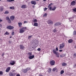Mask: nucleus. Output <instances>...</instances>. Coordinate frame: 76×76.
<instances>
[{
  "instance_id": "obj_60",
  "label": "nucleus",
  "mask_w": 76,
  "mask_h": 76,
  "mask_svg": "<svg viewBox=\"0 0 76 76\" xmlns=\"http://www.w3.org/2000/svg\"><path fill=\"white\" fill-rule=\"evenodd\" d=\"M0 32H1V28H0Z\"/></svg>"
},
{
  "instance_id": "obj_17",
  "label": "nucleus",
  "mask_w": 76,
  "mask_h": 76,
  "mask_svg": "<svg viewBox=\"0 0 76 76\" xmlns=\"http://www.w3.org/2000/svg\"><path fill=\"white\" fill-rule=\"evenodd\" d=\"M10 70V67H8L6 70V72H8Z\"/></svg>"
},
{
  "instance_id": "obj_26",
  "label": "nucleus",
  "mask_w": 76,
  "mask_h": 76,
  "mask_svg": "<svg viewBox=\"0 0 76 76\" xmlns=\"http://www.w3.org/2000/svg\"><path fill=\"white\" fill-rule=\"evenodd\" d=\"M28 54L29 56H31L32 55V53L31 52H29Z\"/></svg>"
},
{
  "instance_id": "obj_12",
  "label": "nucleus",
  "mask_w": 76,
  "mask_h": 76,
  "mask_svg": "<svg viewBox=\"0 0 76 76\" xmlns=\"http://www.w3.org/2000/svg\"><path fill=\"white\" fill-rule=\"evenodd\" d=\"M15 64V61H12L10 62V64L12 66H13Z\"/></svg>"
},
{
  "instance_id": "obj_57",
  "label": "nucleus",
  "mask_w": 76,
  "mask_h": 76,
  "mask_svg": "<svg viewBox=\"0 0 76 76\" xmlns=\"http://www.w3.org/2000/svg\"><path fill=\"white\" fill-rule=\"evenodd\" d=\"M74 56H76V53L74 54Z\"/></svg>"
},
{
  "instance_id": "obj_46",
  "label": "nucleus",
  "mask_w": 76,
  "mask_h": 76,
  "mask_svg": "<svg viewBox=\"0 0 76 76\" xmlns=\"http://www.w3.org/2000/svg\"><path fill=\"white\" fill-rule=\"evenodd\" d=\"M37 50L38 51H40L41 50V49L40 48H38V49H37Z\"/></svg>"
},
{
  "instance_id": "obj_19",
  "label": "nucleus",
  "mask_w": 76,
  "mask_h": 76,
  "mask_svg": "<svg viewBox=\"0 0 76 76\" xmlns=\"http://www.w3.org/2000/svg\"><path fill=\"white\" fill-rule=\"evenodd\" d=\"M48 22V24H53V22L50 20H49Z\"/></svg>"
},
{
  "instance_id": "obj_1",
  "label": "nucleus",
  "mask_w": 76,
  "mask_h": 76,
  "mask_svg": "<svg viewBox=\"0 0 76 76\" xmlns=\"http://www.w3.org/2000/svg\"><path fill=\"white\" fill-rule=\"evenodd\" d=\"M27 29V27H22L20 29V33H24Z\"/></svg>"
},
{
  "instance_id": "obj_38",
  "label": "nucleus",
  "mask_w": 76,
  "mask_h": 76,
  "mask_svg": "<svg viewBox=\"0 0 76 76\" xmlns=\"http://www.w3.org/2000/svg\"><path fill=\"white\" fill-rule=\"evenodd\" d=\"M43 16H44V17H46L47 16V13H45V14H44Z\"/></svg>"
},
{
  "instance_id": "obj_63",
  "label": "nucleus",
  "mask_w": 76,
  "mask_h": 76,
  "mask_svg": "<svg viewBox=\"0 0 76 76\" xmlns=\"http://www.w3.org/2000/svg\"><path fill=\"white\" fill-rule=\"evenodd\" d=\"M11 38V37H10V38Z\"/></svg>"
},
{
  "instance_id": "obj_14",
  "label": "nucleus",
  "mask_w": 76,
  "mask_h": 76,
  "mask_svg": "<svg viewBox=\"0 0 76 76\" xmlns=\"http://www.w3.org/2000/svg\"><path fill=\"white\" fill-rule=\"evenodd\" d=\"M20 49H24L25 48V46L23 45H20Z\"/></svg>"
},
{
  "instance_id": "obj_23",
  "label": "nucleus",
  "mask_w": 76,
  "mask_h": 76,
  "mask_svg": "<svg viewBox=\"0 0 76 76\" xmlns=\"http://www.w3.org/2000/svg\"><path fill=\"white\" fill-rule=\"evenodd\" d=\"M10 9H11L12 10H14L15 9V7L14 6L10 7Z\"/></svg>"
},
{
  "instance_id": "obj_22",
  "label": "nucleus",
  "mask_w": 76,
  "mask_h": 76,
  "mask_svg": "<svg viewBox=\"0 0 76 76\" xmlns=\"http://www.w3.org/2000/svg\"><path fill=\"white\" fill-rule=\"evenodd\" d=\"M33 26H38V24L37 23L35 22Z\"/></svg>"
},
{
  "instance_id": "obj_9",
  "label": "nucleus",
  "mask_w": 76,
  "mask_h": 76,
  "mask_svg": "<svg viewBox=\"0 0 76 76\" xmlns=\"http://www.w3.org/2000/svg\"><path fill=\"white\" fill-rule=\"evenodd\" d=\"M61 24V23L60 22H57L55 24V26H59Z\"/></svg>"
},
{
  "instance_id": "obj_34",
  "label": "nucleus",
  "mask_w": 76,
  "mask_h": 76,
  "mask_svg": "<svg viewBox=\"0 0 76 76\" xmlns=\"http://www.w3.org/2000/svg\"><path fill=\"white\" fill-rule=\"evenodd\" d=\"M8 23H11V21L10 19L8 20Z\"/></svg>"
},
{
  "instance_id": "obj_20",
  "label": "nucleus",
  "mask_w": 76,
  "mask_h": 76,
  "mask_svg": "<svg viewBox=\"0 0 76 76\" xmlns=\"http://www.w3.org/2000/svg\"><path fill=\"white\" fill-rule=\"evenodd\" d=\"M73 41V40L72 39H69L68 40L69 43H71Z\"/></svg>"
},
{
  "instance_id": "obj_36",
  "label": "nucleus",
  "mask_w": 76,
  "mask_h": 76,
  "mask_svg": "<svg viewBox=\"0 0 76 76\" xmlns=\"http://www.w3.org/2000/svg\"><path fill=\"white\" fill-rule=\"evenodd\" d=\"M3 74V72L2 71H0V75H2Z\"/></svg>"
},
{
  "instance_id": "obj_31",
  "label": "nucleus",
  "mask_w": 76,
  "mask_h": 76,
  "mask_svg": "<svg viewBox=\"0 0 76 76\" xmlns=\"http://www.w3.org/2000/svg\"><path fill=\"white\" fill-rule=\"evenodd\" d=\"M34 22H37V21L36 19H35L33 21Z\"/></svg>"
},
{
  "instance_id": "obj_51",
  "label": "nucleus",
  "mask_w": 76,
  "mask_h": 76,
  "mask_svg": "<svg viewBox=\"0 0 76 76\" xmlns=\"http://www.w3.org/2000/svg\"><path fill=\"white\" fill-rule=\"evenodd\" d=\"M63 51V50H59V52H62Z\"/></svg>"
},
{
  "instance_id": "obj_41",
  "label": "nucleus",
  "mask_w": 76,
  "mask_h": 76,
  "mask_svg": "<svg viewBox=\"0 0 76 76\" xmlns=\"http://www.w3.org/2000/svg\"><path fill=\"white\" fill-rule=\"evenodd\" d=\"M48 9V8H47L45 7L44 9V11H46Z\"/></svg>"
},
{
  "instance_id": "obj_40",
  "label": "nucleus",
  "mask_w": 76,
  "mask_h": 76,
  "mask_svg": "<svg viewBox=\"0 0 76 76\" xmlns=\"http://www.w3.org/2000/svg\"><path fill=\"white\" fill-rule=\"evenodd\" d=\"M73 11L74 12H76V8L73 9Z\"/></svg>"
},
{
  "instance_id": "obj_16",
  "label": "nucleus",
  "mask_w": 76,
  "mask_h": 76,
  "mask_svg": "<svg viewBox=\"0 0 76 76\" xmlns=\"http://www.w3.org/2000/svg\"><path fill=\"white\" fill-rule=\"evenodd\" d=\"M18 24L19 27L20 28L22 27V23L21 22H19L18 23Z\"/></svg>"
},
{
  "instance_id": "obj_10",
  "label": "nucleus",
  "mask_w": 76,
  "mask_h": 76,
  "mask_svg": "<svg viewBox=\"0 0 76 76\" xmlns=\"http://www.w3.org/2000/svg\"><path fill=\"white\" fill-rule=\"evenodd\" d=\"M21 8L23 9H25L27 8L26 5H23L21 7Z\"/></svg>"
},
{
  "instance_id": "obj_18",
  "label": "nucleus",
  "mask_w": 76,
  "mask_h": 76,
  "mask_svg": "<svg viewBox=\"0 0 76 76\" xmlns=\"http://www.w3.org/2000/svg\"><path fill=\"white\" fill-rule=\"evenodd\" d=\"M66 56V54H62L61 55H60V57L62 58L64 57H65Z\"/></svg>"
},
{
  "instance_id": "obj_52",
  "label": "nucleus",
  "mask_w": 76,
  "mask_h": 76,
  "mask_svg": "<svg viewBox=\"0 0 76 76\" xmlns=\"http://www.w3.org/2000/svg\"><path fill=\"white\" fill-rule=\"evenodd\" d=\"M15 0H10V2L14 1Z\"/></svg>"
},
{
  "instance_id": "obj_55",
  "label": "nucleus",
  "mask_w": 76,
  "mask_h": 76,
  "mask_svg": "<svg viewBox=\"0 0 76 76\" xmlns=\"http://www.w3.org/2000/svg\"><path fill=\"white\" fill-rule=\"evenodd\" d=\"M2 21V20L0 18V22H1Z\"/></svg>"
},
{
  "instance_id": "obj_15",
  "label": "nucleus",
  "mask_w": 76,
  "mask_h": 76,
  "mask_svg": "<svg viewBox=\"0 0 76 76\" xmlns=\"http://www.w3.org/2000/svg\"><path fill=\"white\" fill-rule=\"evenodd\" d=\"M15 18V16L14 15H12L10 17V19L11 20L13 21L14 20Z\"/></svg>"
},
{
  "instance_id": "obj_39",
  "label": "nucleus",
  "mask_w": 76,
  "mask_h": 76,
  "mask_svg": "<svg viewBox=\"0 0 76 76\" xmlns=\"http://www.w3.org/2000/svg\"><path fill=\"white\" fill-rule=\"evenodd\" d=\"M5 34L6 35H9V33H8V32H6L5 33Z\"/></svg>"
},
{
  "instance_id": "obj_29",
  "label": "nucleus",
  "mask_w": 76,
  "mask_h": 76,
  "mask_svg": "<svg viewBox=\"0 0 76 76\" xmlns=\"http://www.w3.org/2000/svg\"><path fill=\"white\" fill-rule=\"evenodd\" d=\"M56 70H57V68L55 67L53 69V71L55 72V71Z\"/></svg>"
},
{
  "instance_id": "obj_62",
  "label": "nucleus",
  "mask_w": 76,
  "mask_h": 76,
  "mask_svg": "<svg viewBox=\"0 0 76 76\" xmlns=\"http://www.w3.org/2000/svg\"><path fill=\"white\" fill-rule=\"evenodd\" d=\"M37 1H39V0H36Z\"/></svg>"
},
{
  "instance_id": "obj_44",
  "label": "nucleus",
  "mask_w": 76,
  "mask_h": 76,
  "mask_svg": "<svg viewBox=\"0 0 76 76\" xmlns=\"http://www.w3.org/2000/svg\"><path fill=\"white\" fill-rule=\"evenodd\" d=\"M32 37V35H31V36H28V38H30L31 37Z\"/></svg>"
},
{
  "instance_id": "obj_56",
  "label": "nucleus",
  "mask_w": 76,
  "mask_h": 76,
  "mask_svg": "<svg viewBox=\"0 0 76 76\" xmlns=\"http://www.w3.org/2000/svg\"><path fill=\"white\" fill-rule=\"evenodd\" d=\"M0 27H2V26L1 24H0Z\"/></svg>"
},
{
  "instance_id": "obj_6",
  "label": "nucleus",
  "mask_w": 76,
  "mask_h": 76,
  "mask_svg": "<svg viewBox=\"0 0 76 76\" xmlns=\"http://www.w3.org/2000/svg\"><path fill=\"white\" fill-rule=\"evenodd\" d=\"M76 4V1H72L71 3V5L72 6H74Z\"/></svg>"
},
{
  "instance_id": "obj_43",
  "label": "nucleus",
  "mask_w": 76,
  "mask_h": 76,
  "mask_svg": "<svg viewBox=\"0 0 76 76\" xmlns=\"http://www.w3.org/2000/svg\"><path fill=\"white\" fill-rule=\"evenodd\" d=\"M4 10V9L2 8H1V11H3Z\"/></svg>"
},
{
  "instance_id": "obj_7",
  "label": "nucleus",
  "mask_w": 76,
  "mask_h": 76,
  "mask_svg": "<svg viewBox=\"0 0 76 76\" xmlns=\"http://www.w3.org/2000/svg\"><path fill=\"white\" fill-rule=\"evenodd\" d=\"M7 28L10 30H11L14 28V27L13 26H9L7 27Z\"/></svg>"
},
{
  "instance_id": "obj_53",
  "label": "nucleus",
  "mask_w": 76,
  "mask_h": 76,
  "mask_svg": "<svg viewBox=\"0 0 76 76\" xmlns=\"http://www.w3.org/2000/svg\"><path fill=\"white\" fill-rule=\"evenodd\" d=\"M39 76H43V75H41V74H39Z\"/></svg>"
},
{
  "instance_id": "obj_32",
  "label": "nucleus",
  "mask_w": 76,
  "mask_h": 76,
  "mask_svg": "<svg viewBox=\"0 0 76 76\" xmlns=\"http://www.w3.org/2000/svg\"><path fill=\"white\" fill-rule=\"evenodd\" d=\"M6 19L7 20H10V19L9 18V17L8 16L6 17Z\"/></svg>"
},
{
  "instance_id": "obj_28",
  "label": "nucleus",
  "mask_w": 76,
  "mask_h": 76,
  "mask_svg": "<svg viewBox=\"0 0 76 76\" xmlns=\"http://www.w3.org/2000/svg\"><path fill=\"white\" fill-rule=\"evenodd\" d=\"M9 13V12L8 11H6L4 12V14H8Z\"/></svg>"
},
{
  "instance_id": "obj_27",
  "label": "nucleus",
  "mask_w": 76,
  "mask_h": 76,
  "mask_svg": "<svg viewBox=\"0 0 76 76\" xmlns=\"http://www.w3.org/2000/svg\"><path fill=\"white\" fill-rule=\"evenodd\" d=\"M73 18H69V20L70 22L72 21V20H73Z\"/></svg>"
},
{
  "instance_id": "obj_2",
  "label": "nucleus",
  "mask_w": 76,
  "mask_h": 76,
  "mask_svg": "<svg viewBox=\"0 0 76 76\" xmlns=\"http://www.w3.org/2000/svg\"><path fill=\"white\" fill-rule=\"evenodd\" d=\"M53 53L56 55V56L57 57H59V54L58 52L56 51L55 49L53 50Z\"/></svg>"
},
{
  "instance_id": "obj_25",
  "label": "nucleus",
  "mask_w": 76,
  "mask_h": 76,
  "mask_svg": "<svg viewBox=\"0 0 76 76\" xmlns=\"http://www.w3.org/2000/svg\"><path fill=\"white\" fill-rule=\"evenodd\" d=\"M64 73V71L63 70H62L61 71L60 74L61 75H62V74H63V73Z\"/></svg>"
},
{
  "instance_id": "obj_33",
  "label": "nucleus",
  "mask_w": 76,
  "mask_h": 76,
  "mask_svg": "<svg viewBox=\"0 0 76 76\" xmlns=\"http://www.w3.org/2000/svg\"><path fill=\"white\" fill-rule=\"evenodd\" d=\"M56 8H57L56 7H54V8L52 9V11H55V10H56Z\"/></svg>"
},
{
  "instance_id": "obj_3",
  "label": "nucleus",
  "mask_w": 76,
  "mask_h": 76,
  "mask_svg": "<svg viewBox=\"0 0 76 76\" xmlns=\"http://www.w3.org/2000/svg\"><path fill=\"white\" fill-rule=\"evenodd\" d=\"M31 69V67H27L26 69H23V72L24 73H26L28 72V71H29V70H30Z\"/></svg>"
},
{
  "instance_id": "obj_11",
  "label": "nucleus",
  "mask_w": 76,
  "mask_h": 76,
  "mask_svg": "<svg viewBox=\"0 0 76 76\" xmlns=\"http://www.w3.org/2000/svg\"><path fill=\"white\" fill-rule=\"evenodd\" d=\"M35 57L34 56V55H32L31 56H28V58L30 59H31L33 58H34Z\"/></svg>"
},
{
  "instance_id": "obj_45",
  "label": "nucleus",
  "mask_w": 76,
  "mask_h": 76,
  "mask_svg": "<svg viewBox=\"0 0 76 76\" xmlns=\"http://www.w3.org/2000/svg\"><path fill=\"white\" fill-rule=\"evenodd\" d=\"M51 69L50 68H49L48 70V71L50 72L51 71Z\"/></svg>"
},
{
  "instance_id": "obj_5",
  "label": "nucleus",
  "mask_w": 76,
  "mask_h": 76,
  "mask_svg": "<svg viewBox=\"0 0 76 76\" xmlns=\"http://www.w3.org/2000/svg\"><path fill=\"white\" fill-rule=\"evenodd\" d=\"M55 61L54 60H52L50 61V64L51 66H54L55 65Z\"/></svg>"
},
{
  "instance_id": "obj_58",
  "label": "nucleus",
  "mask_w": 76,
  "mask_h": 76,
  "mask_svg": "<svg viewBox=\"0 0 76 76\" xmlns=\"http://www.w3.org/2000/svg\"><path fill=\"white\" fill-rule=\"evenodd\" d=\"M47 0H43L44 1H46Z\"/></svg>"
},
{
  "instance_id": "obj_54",
  "label": "nucleus",
  "mask_w": 76,
  "mask_h": 76,
  "mask_svg": "<svg viewBox=\"0 0 76 76\" xmlns=\"http://www.w3.org/2000/svg\"><path fill=\"white\" fill-rule=\"evenodd\" d=\"M16 76H20V74H18Z\"/></svg>"
},
{
  "instance_id": "obj_35",
  "label": "nucleus",
  "mask_w": 76,
  "mask_h": 76,
  "mask_svg": "<svg viewBox=\"0 0 76 76\" xmlns=\"http://www.w3.org/2000/svg\"><path fill=\"white\" fill-rule=\"evenodd\" d=\"M53 32L55 33V32H57V31L56 30V29H54L53 30Z\"/></svg>"
},
{
  "instance_id": "obj_21",
  "label": "nucleus",
  "mask_w": 76,
  "mask_h": 76,
  "mask_svg": "<svg viewBox=\"0 0 76 76\" xmlns=\"http://www.w3.org/2000/svg\"><path fill=\"white\" fill-rule=\"evenodd\" d=\"M61 65H62V66H66L67 65V64L66 63L63 62L62 63Z\"/></svg>"
},
{
  "instance_id": "obj_50",
  "label": "nucleus",
  "mask_w": 76,
  "mask_h": 76,
  "mask_svg": "<svg viewBox=\"0 0 76 76\" xmlns=\"http://www.w3.org/2000/svg\"><path fill=\"white\" fill-rule=\"evenodd\" d=\"M26 23H27L28 22L27 21H24V24H25Z\"/></svg>"
},
{
  "instance_id": "obj_37",
  "label": "nucleus",
  "mask_w": 76,
  "mask_h": 76,
  "mask_svg": "<svg viewBox=\"0 0 76 76\" xmlns=\"http://www.w3.org/2000/svg\"><path fill=\"white\" fill-rule=\"evenodd\" d=\"M50 11H52V7H49V9Z\"/></svg>"
},
{
  "instance_id": "obj_61",
  "label": "nucleus",
  "mask_w": 76,
  "mask_h": 76,
  "mask_svg": "<svg viewBox=\"0 0 76 76\" xmlns=\"http://www.w3.org/2000/svg\"><path fill=\"white\" fill-rule=\"evenodd\" d=\"M75 48H76V46H75Z\"/></svg>"
},
{
  "instance_id": "obj_13",
  "label": "nucleus",
  "mask_w": 76,
  "mask_h": 76,
  "mask_svg": "<svg viewBox=\"0 0 76 76\" xmlns=\"http://www.w3.org/2000/svg\"><path fill=\"white\" fill-rule=\"evenodd\" d=\"M31 4L35 5L36 4V1H31Z\"/></svg>"
},
{
  "instance_id": "obj_64",
  "label": "nucleus",
  "mask_w": 76,
  "mask_h": 76,
  "mask_svg": "<svg viewBox=\"0 0 76 76\" xmlns=\"http://www.w3.org/2000/svg\"><path fill=\"white\" fill-rule=\"evenodd\" d=\"M1 1V0H0V1Z\"/></svg>"
},
{
  "instance_id": "obj_49",
  "label": "nucleus",
  "mask_w": 76,
  "mask_h": 76,
  "mask_svg": "<svg viewBox=\"0 0 76 76\" xmlns=\"http://www.w3.org/2000/svg\"><path fill=\"white\" fill-rule=\"evenodd\" d=\"M2 57H4V53H2Z\"/></svg>"
},
{
  "instance_id": "obj_48",
  "label": "nucleus",
  "mask_w": 76,
  "mask_h": 76,
  "mask_svg": "<svg viewBox=\"0 0 76 76\" xmlns=\"http://www.w3.org/2000/svg\"><path fill=\"white\" fill-rule=\"evenodd\" d=\"M14 32H13L12 33V35H14Z\"/></svg>"
},
{
  "instance_id": "obj_30",
  "label": "nucleus",
  "mask_w": 76,
  "mask_h": 76,
  "mask_svg": "<svg viewBox=\"0 0 76 76\" xmlns=\"http://www.w3.org/2000/svg\"><path fill=\"white\" fill-rule=\"evenodd\" d=\"M73 35H76V31H74L73 33Z\"/></svg>"
},
{
  "instance_id": "obj_8",
  "label": "nucleus",
  "mask_w": 76,
  "mask_h": 76,
  "mask_svg": "<svg viewBox=\"0 0 76 76\" xmlns=\"http://www.w3.org/2000/svg\"><path fill=\"white\" fill-rule=\"evenodd\" d=\"M16 73H13L12 72H10V76H15Z\"/></svg>"
},
{
  "instance_id": "obj_42",
  "label": "nucleus",
  "mask_w": 76,
  "mask_h": 76,
  "mask_svg": "<svg viewBox=\"0 0 76 76\" xmlns=\"http://www.w3.org/2000/svg\"><path fill=\"white\" fill-rule=\"evenodd\" d=\"M56 52H57V51H58V47L56 48Z\"/></svg>"
},
{
  "instance_id": "obj_24",
  "label": "nucleus",
  "mask_w": 76,
  "mask_h": 76,
  "mask_svg": "<svg viewBox=\"0 0 76 76\" xmlns=\"http://www.w3.org/2000/svg\"><path fill=\"white\" fill-rule=\"evenodd\" d=\"M53 5V3H51L48 5V8H49L50 7Z\"/></svg>"
},
{
  "instance_id": "obj_47",
  "label": "nucleus",
  "mask_w": 76,
  "mask_h": 76,
  "mask_svg": "<svg viewBox=\"0 0 76 76\" xmlns=\"http://www.w3.org/2000/svg\"><path fill=\"white\" fill-rule=\"evenodd\" d=\"M7 1L9 2H11V0H7Z\"/></svg>"
},
{
  "instance_id": "obj_4",
  "label": "nucleus",
  "mask_w": 76,
  "mask_h": 76,
  "mask_svg": "<svg viewBox=\"0 0 76 76\" xmlns=\"http://www.w3.org/2000/svg\"><path fill=\"white\" fill-rule=\"evenodd\" d=\"M59 46V49H62L65 46V44L64 43H62L61 44H60Z\"/></svg>"
},
{
  "instance_id": "obj_59",
  "label": "nucleus",
  "mask_w": 76,
  "mask_h": 76,
  "mask_svg": "<svg viewBox=\"0 0 76 76\" xmlns=\"http://www.w3.org/2000/svg\"><path fill=\"white\" fill-rule=\"evenodd\" d=\"M74 66H76V64H74Z\"/></svg>"
}]
</instances>
